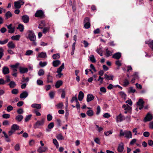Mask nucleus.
Listing matches in <instances>:
<instances>
[{
    "mask_svg": "<svg viewBox=\"0 0 153 153\" xmlns=\"http://www.w3.org/2000/svg\"><path fill=\"white\" fill-rule=\"evenodd\" d=\"M144 103V102L143 100V99H140L137 102V104L138 105H141L142 106H143Z\"/></svg>",
    "mask_w": 153,
    "mask_h": 153,
    "instance_id": "obj_33",
    "label": "nucleus"
},
{
    "mask_svg": "<svg viewBox=\"0 0 153 153\" xmlns=\"http://www.w3.org/2000/svg\"><path fill=\"white\" fill-rule=\"evenodd\" d=\"M34 16L35 17H39L41 18H42L44 17L45 15L44 13L42 10H38L36 11Z\"/></svg>",
    "mask_w": 153,
    "mask_h": 153,
    "instance_id": "obj_5",
    "label": "nucleus"
},
{
    "mask_svg": "<svg viewBox=\"0 0 153 153\" xmlns=\"http://www.w3.org/2000/svg\"><path fill=\"white\" fill-rule=\"evenodd\" d=\"M8 85L10 88H12L15 87L16 85V84L14 81H11L8 84Z\"/></svg>",
    "mask_w": 153,
    "mask_h": 153,
    "instance_id": "obj_24",
    "label": "nucleus"
},
{
    "mask_svg": "<svg viewBox=\"0 0 153 153\" xmlns=\"http://www.w3.org/2000/svg\"><path fill=\"white\" fill-rule=\"evenodd\" d=\"M119 94L122 98H123L125 99H126V95L124 92L123 91H120L119 93Z\"/></svg>",
    "mask_w": 153,
    "mask_h": 153,
    "instance_id": "obj_41",
    "label": "nucleus"
},
{
    "mask_svg": "<svg viewBox=\"0 0 153 153\" xmlns=\"http://www.w3.org/2000/svg\"><path fill=\"white\" fill-rule=\"evenodd\" d=\"M13 109V107L10 105H8L7 108V111L8 112H10Z\"/></svg>",
    "mask_w": 153,
    "mask_h": 153,
    "instance_id": "obj_48",
    "label": "nucleus"
},
{
    "mask_svg": "<svg viewBox=\"0 0 153 153\" xmlns=\"http://www.w3.org/2000/svg\"><path fill=\"white\" fill-rule=\"evenodd\" d=\"M113 77L114 76L113 75L109 76L106 74H104V78L105 79H106L107 80H109L110 79L113 80Z\"/></svg>",
    "mask_w": 153,
    "mask_h": 153,
    "instance_id": "obj_23",
    "label": "nucleus"
},
{
    "mask_svg": "<svg viewBox=\"0 0 153 153\" xmlns=\"http://www.w3.org/2000/svg\"><path fill=\"white\" fill-rule=\"evenodd\" d=\"M25 2L22 0H19L14 2V7L16 9H19L21 7V5H23Z\"/></svg>",
    "mask_w": 153,
    "mask_h": 153,
    "instance_id": "obj_3",
    "label": "nucleus"
},
{
    "mask_svg": "<svg viewBox=\"0 0 153 153\" xmlns=\"http://www.w3.org/2000/svg\"><path fill=\"white\" fill-rule=\"evenodd\" d=\"M11 128L13 130H17L19 129V127L17 124H14L12 126Z\"/></svg>",
    "mask_w": 153,
    "mask_h": 153,
    "instance_id": "obj_32",
    "label": "nucleus"
},
{
    "mask_svg": "<svg viewBox=\"0 0 153 153\" xmlns=\"http://www.w3.org/2000/svg\"><path fill=\"white\" fill-rule=\"evenodd\" d=\"M14 149L16 151H18L20 149V147L19 143L16 145L14 147Z\"/></svg>",
    "mask_w": 153,
    "mask_h": 153,
    "instance_id": "obj_45",
    "label": "nucleus"
},
{
    "mask_svg": "<svg viewBox=\"0 0 153 153\" xmlns=\"http://www.w3.org/2000/svg\"><path fill=\"white\" fill-rule=\"evenodd\" d=\"M5 16L6 17V19H8L12 16V14L10 11H7L5 14Z\"/></svg>",
    "mask_w": 153,
    "mask_h": 153,
    "instance_id": "obj_30",
    "label": "nucleus"
},
{
    "mask_svg": "<svg viewBox=\"0 0 153 153\" xmlns=\"http://www.w3.org/2000/svg\"><path fill=\"white\" fill-rule=\"evenodd\" d=\"M106 56L107 57H109V56L111 55V52L110 51H109L108 48H107L106 49Z\"/></svg>",
    "mask_w": 153,
    "mask_h": 153,
    "instance_id": "obj_56",
    "label": "nucleus"
},
{
    "mask_svg": "<svg viewBox=\"0 0 153 153\" xmlns=\"http://www.w3.org/2000/svg\"><path fill=\"white\" fill-rule=\"evenodd\" d=\"M17 112L18 114H21L23 113L24 111L22 108H20L17 110Z\"/></svg>",
    "mask_w": 153,
    "mask_h": 153,
    "instance_id": "obj_61",
    "label": "nucleus"
},
{
    "mask_svg": "<svg viewBox=\"0 0 153 153\" xmlns=\"http://www.w3.org/2000/svg\"><path fill=\"white\" fill-rule=\"evenodd\" d=\"M55 93L53 91H51L49 94V96L51 99H53Z\"/></svg>",
    "mask_w": 153,
    "mask_h": 153,
    "instance_id": "obj_54",
    "label": "nucleus"
},
{
    "mask_svg": "<svg viewBox=\"0 0 153 153\" xmlns=\"http://www.w3.org/2000/svg\"><path fill=\"white\" fill-rule=\"evenodd\" d=\"M129 83L128 80L127 79H125V81L124 82V84L123 85V86L124 87L128 85Z\"/></svg>",
    "mask_w": 153,
    "mask_h": 153,
    "instance_id": "obj_58",
    "label": "nucleus"
},
{
    "mask_svg": "<svg viewBox=\"0 0 153 153\" xmlns=\"http://www.w3.org/2000/svg\"><path fill=\"white\" fill-rule=\"evenodd\" d=\"M24 25L21 24H19L18 25V27H17V29H19L20 32H22L23 31L24 29Z\"/></svg>",
    "mask_w": 153,
    "mask_h": 153,
    "instance_id": "obj_28",
    "label": "nucleus"
},
{
    "mask_svg": "<svg viewBox=\"0 0 153 153\" xmlns=\"http://www.w3.org/2000/svg\"><path fill=\"white\" fill-rule=\"evenodd\" d=\"M37 83L38 85H43V81L40 79H38L37 80Z\"/></svg>",
    "mask_w": 153,
    "mask_h": 153,
    "instance_id": "obj_50",
    "label": "nucleus"
},
{
    "mask_svg": "<svg viewBox=\"0 0 153 153\" xmlns=\"http://www.w3.org/2000/svg\"><path fill=\"white\" fill-rule=\"evenodd\" d=\"M63 83L62 81L59 80L57 81L56 82L55 86L56 88H59L61 86Z\"/></svg>",
    "mask_w": 153,
    "mask_h": 153,
    "instance_id": "obj_19",
    "label": "nucleus"
},
{
    "mask_svg": "<svg viewBox=\"0 0 153 153\" xmlns=\"http://www.w3.org/2000/svg\"><path fill=\"white\" fill-rule=\"evenodd\" d=\"M100 91L102 92L105 93L106 91V88L104 87H102L100 88Z\"/></svg>",
    "mask_w": 153,
    "mask_h": 153,
    "instance_id": "obj_63",
    "label": "nucleus"
},
{
    "mask_svg": "<svg viewBox=\"0 0 153 153\" xmlns=\"http://www.w3.org/2000/svg\"><path fill=\"white\" fill-rule=\"evenodd\" d=\"M84 23V26L85 28L88 29L90 27L91 25L90 22H87Z\"/></svg>",
    "mask_w": 153,
    "mask_h": 153,
    "instance_id": "obj_47",
    "label": "nucleus"
},
{
    "mask_svg": "<svg viewBox=\"0 0 153 153\" xmlns=\"http://www.w3.org/2000/svg\"><path fill=\"white\" fill-rule=\"evenodd\" d=\"M100 107L99 105L97 106V111L96 112V114L97 115H99L100 112Z\"/></svg>",
    "mask_w": 153,
    "mask_h": 153,
    "instance_id": "obj_57",
    "label": "nucleus"
},
{
    "mask_svg": "<svg viewBox=\"0 0 153 153\" xmlns=\"http://www.w3.org/2000/svg\"><path fill=\"white\" fill-rule=\"evenodd\" d=\"M45 119L42 118L41 120H38L34 125L35 129L38 128L39 126H42L44 123Z\"/></svg>",
    "mask_w": 153,
    "mask_h": 153,
    "instance_id": "obj_4",
    "label": "nucleus"
},
{
    "mask_svg": "<svg viewBox=\"0 0 153 153\" xmlns=\"http://www.w3.org/2000/svg\"><path fill=\"white\" fill-rule=\"evenodd\" d=\"M32 115L31 114H30L27 116L25 118V122H27L29 120H30L31 119V117Z\"/></svg>",
    "mask_w": 153,
    "mask_h": 153,
    "instance_id": "obj_43",
    "label": "nucleus"
},
{
    "mask_svg": "<svg viewBox=\"0 0 153 153\" xmlns=\"http://www.w3.org/2000/svg\"><path fill=\"white\" fill-rule=\"evenodd\" d=\"M53 77L52 76H51L50 73L47 75V82L48 83H52L53 82Z\"/></svg>",
    "mask_w": 153,
    "mask_h": 153,
    "instance_id": "obj_18",
    "label": "nucleus"
},
{
    "mask_svg": "<svg viewBox=\"0 0 153 153\" xmlns=\"http://www.w3.org/2000/svg\"><path fill=\"white\" fill-rule=\"evenodd\" d=\"M121 54L120 52H117L114 53L112 56V58L117 59H119L121 57Z\"/></svg>",
    "mask_w": 153,
    "mask_h": 153,
    "instance_id": "obj_12",
    "label": "nucleus"
},
{
    "mask_svg": "<svg viewBox=\"0 0 153 153\" xmlns=\"http://www.w3.org/2000/svg\"><path fill=\"white\" fill-rule=\"evenodd\" d=\"M19 70L20 73L21 74H24L27 73L28 71V69L27 68L20 67Z\"/></svg>",
    "mask_w": 153,
    "mask_h": 153,
    "instance_id": "obj_16",
    "label": "nucleus"
},
{
    "mask_svg": "<svg viewBox=\"0 0 153 153\" xmlns=\"http://www.w3.org/2000/svg\"><path fill=\"white\" fill-rule=\"evenodd\" d=\"M153 119L152 115L149 113H148L146 115V117L144 118V121L146 122L147 121H149Z\"/></svg>",
    "mask_w": 153,
    "mask_h": 153,
    "instance_id": "obj_6",
    "label": "nucleus"
},
{
    "mask_svg": "<svg viewBox=\"0 0 153 153\" xmlns=\"http://www.w3.org/2000/svg\"><path fill=\"white\" fill-rule=\"evenodd\" d=\"M20 37V35H16V36H13L11 37V39L12 40H18Z\"/></svg>",
    "mask_w": 153,
    "mask_h": 153,
    "instance_id": "obj_36",
    "label": "nucleus"
},
{
    "mask_svg": "<svg viewBox=\"0 0 153 153\" xmlns=\"http://www.w3.org/2000/svg\"><path fill=\"white\" fill-rule=\"evenodd\" d=\"M54 126V123L53 122L50 123L48 125L47 128L46 129V131L47 132H50L51 131L50 129L53 128Z\"/></svg>",
    "mask_w": 153,
    "mask_h": 153,
    "instance_id": "obj_9",
    "label": "nucleus"
},
{
    "mask_svg": "<svg viewBox=\"0 0 153 153\" xmlns=\"http://www.w3.org/2000/svg\"><path fill=\"white\" fill-rule=\"evenodd\" d=\"M53 142L56 146V148H58L59 147V145L57 140L56 139H53Z\"/></svg>",
    "mask_w": 153,
    "mask_h": 153,
    "instance_id": "obj_39",
    "label": "nucleus"
},
{
    "mask_svg": "<svg viewBox=\"0 0 153 153\" xmlns=\"http://www.w3.org/2000/svg\"><path fill=\"white\" fill-rule=\"evenodd\" d=\"M2 72L4 75L9 74L10 72L9 68L6 66H4L3 68Z\"/></svg>",
    "mask_w": 153,
    "mask_h": 153,
    "instance_id": "obj_14",
    "label": "nucleus"
},
{
    "mask_svg": "<svg viewBox=\"0 0 153 153\" xmlns=\"http://www.w3.org/2000/svg\"><path fill=\"white\" fill-rule=\"evenodd\" d=\"M4 50L1 47L0 48V59H1L4 55Z\"/></svg>",
    "mask_w": 153,
    "mask_h": 153,
    "instance_id": "obj_40",
    "label": "nucleus"
},
{
    "mask_svg": "<svg viewBox=\"0 0 153 153\" xmlns=\"http://www.w3.org/2000/svg\"><path fill=\"white\" fill-rule=\"evenodd\" d=\"M125 135V137L127 138H132V133L130 131H127L125 130L123 131L122 130H121L120 131V136H124Z\"/></svg>",
    "mask_w": 153,
    "mask_h": 153,
    "instance_id": "obj_1",
    "label": "nucleus"
},
{
    "mask_svg": "<svg viewBox=\"0 0 153 153\" xmlns=\"http://www.w3.org/2000/svg\"><path fill=\"white\" fill-rule=\"evenodd\" d=\"M23 118V116L22 115H19L16 117L15 119L19 122H20L22 120Z\"/></svg>",
    "mask_w": 153,
    "mask_h": 153,
    "instance_id": "obj_26",
    "label": "nucleus"
},
{
    "mask_svg": "<svg viewBox=\"0 0 153 153\" xmlns=\"http://www.w3.org/2000/svg\"><path fill=\"white\" fill-rule=\"evenodd\" d=\"M52 116L50 114H48L47 115V120L49 121H50L51 120H52Z\"/></svg>",
    "mask_w": 153,
    "mask_h": 153,
    "instance_id": "obj_55",
    "label": "nucleus"
},
{
    "mask_svg": "<svg viewBox=\"0 0 153 153\" xmlns=\"http://www.w3.org/2000/svg\"><path fill=\"white\" fill-rule=\"evenodd\" d=\"M83 43L84 45V46L85 48L88 47L89 45V43L85 40H84L83 42Z\"/></svg>",
    "mask_w": 153,
    "mask_h": 153,
    "instance_id": "obj_60",
    "label": "nucleus"
},
{
    "mask_svg": "<svg viewBox=\"0 0 153 153\" xmlns=\"http://www.w3.org/2000/svg\"><path fill=\"white\" fill-rule=\"evenodd\" d=\"M63 104L62 102H59L57 105H55V106L58 109L63 108Z\"/></svg>",
    "mask_w": 153,
    "mask_h": 153,
    "instance_id": "obj_35",
    "label": "nucleus"
},
{
    "mask_svg": "<svg viewBox=\"0 0 153 153\" xmlns=\"http://www.w3.org/2000/svg\"><path fill=\"white\" fill-rule=\"evenodd\" d=\"M45 74V71L44 70L42 69H40L38 73V74L39 76H41Z\"/></svg>",
    "mask_w": 153,
    "mask_h": 153,
    "instance_id": "obj_38",
    "label": "nucleus"
},
{
    "mask_svg": "<svg viewBox=\"0 0 153 153\" xmlns=\"http://www.w3.org/2000/svg\"><path fill=\"white\" fill-rule=\"evenodd\" d=\"M150 133L149 132L145 131L143 133V135L146 137H148L149 136Z\"/></svg>",
    "mask_w": 153,
    "mask_h": 153,
    "instance_id": "obj_62",
    "label": "nucleus"
},
{
    "mask_svg": "<svg viewBox=\"0 0 153 153\" xmlns=\"http://www.w3.org/2000/svg\"><path fill=\"white\" fill-rule=\"evenodd\" d=\"M148 44L149 46L151 48L152 50H153V40L152 41L149 43Z\"/></svg>",
    "mask_w": 153,
    "mask_h": 153,
    "instance_id": "obj_64",
    "label": "nucleus"
},
{
    "mask_svg": "<svg viewBox=\"0 0 153 153\" xmlns=\"http://www.w3.org/2000/svg\"><path fill=\"white\" fill-rule=\"evenodd\" d=\"M136 91V90L135 89H134L132 87H130L129 88L128 91V92L129 93H134Z\"/></svg>",
    "mask_w": 153,
    "mask_h": 153,
    "instance_id": "obj_53",
    "label": "nucleus"
},
{
    "mask_svg": "<svg viewBox=\"0 0 153 153\" xmlns=\"http://www.w3.org/2000/svg\"><path fill=\"white\" fill-rule=\"evenodd\" d=\"M2 117L5 119H8L10 117V114H5L2 116Z\"/></svg>",
    "mask_w": 153,
    "mask_h": 153,
    "instance_id": "obj_52",
    "label": "nucleus"
},
{
    "mask_svg": "<svg viewBox=\"0 0 153 153\" xmlns=\"http://www.w3.org/2000/svg\"><path fill=\"white\" fill-rule=\"evenodd\" d=\"M38 56L40 58H45L46 57L47 55L46 53L42 52L39 54Z\"/></svg>",
    "mask_w": 153,
    "mask_h": 153,
    "instance_id": "obj_31",
    "label": "nucleus"
},
{
    "mask_svg": "<svg viewBox=\"0 0 153 153\" xmlns=\"http://www.w3.org/2000/svg\"><path fill=\"white\" fill-rule=\"evenodd\" d=\"M86 114L88 116L91 117L94 115V113L92 110H89L87 111Z\"/></svg>",
    "mask_w": 153,
    "mask_h": 153,
    "instance_id": "obj_27",
    "label": "nucleus"
},
{
    "mask_svg": "<svg viewBox=\"0 0 153 153\" xmlns=\"http://www.w3.org/2000/svg\"><path fill=\"white\" fill-rule=\"evenodd\" d=\"M94 99V97L93 94H88L87 95L86 101L88 102L93 100Z\"/></svg>",
    "mask_w": 153,
    "mask_h": 153,
    "instance_id": "obj_7",
    "label": "nucleus"
},
{
    "mask_svg": "<svg viewBox=\"0 0 153 153\" xmlns=\"http://www.w3.org/2000/svg\"><path fill=\"white\" fill-rule=\"evenodd\" d=\"M125 117L122 116L121 114H120L117 117V122L118 121L121 122L125 120Z\"/></svg>",
    "mask_w": 153,
    "mask_h": 153,
    "instance_id": "obj_11",
    "label": "nucleus"
},
{
    "mask_svg": "<svg viewBox=\"0 0 153 153\" xmlns=\"http://www.w3.org/2000/svg\"><path fill=\"white\" fill-rule=\"evenodd\" d=\"M84 94L83 93L82 91H80L79 92L78 99L79 100L81 101H82L84 97Z\"/></svg>",
    "mask_w": 153,
    "mask_h": 153,
    "instance_id": "obj_17",
    "label": "nucleus"
},
{
    "mask_svg": "<svg viewBox=\"0 0 153 153\" xmlns=\"http://www.w3.org/2000/svg\"><path fill=\"white\" fill-rule=\"evenodd\" d=\"M60 57V54L57 53L55 54L52 56V58L53 59H56L59 58Z\"/></svg>",
    "mask_w": 153,
    "mask_h": 153,
    "instance_id": "obj_37",
    "label": "nucleus"
},
{
    "mask_svg": "<svg viewBox=\"0 0 153 153\" xmlns=\"http://www.w3.org/2000/svg\"><path fill=\"white\" fill-rule=\"evenodd\" d=\"M56 138L59 140H62L64 139L63 137L62 136L61 134H58L56 136Z\"/></svg>",
    "mask_w": 153,
    "mask_h": 153,
    "instance_id": "obj_42",
    "label": "nucleus"
},
{
    "mask_svg": "<svg viewBox=\"0 0 153 153\" xmlns=\"http://www.w3.org/2000/svg\"><path fill=\"white\" fill-rule=\"evenodd\" d=\"M33 53V51L31 50H28L26 51L25 55L27 56H29L31 55Z\"/></svg>",
    "mask_w": 153,
    "mask_h": 153,
    "instance_id": "obj_46",
    "label": "nucleus"
},
{
    "mask_svg": "<svg viewBox=\"0 0 153 153\" xmlns=\"http://www.w3.org/2000/svg\"><path fill=\"white\" fill-rule=\"evenodd\" d=\"M48 149L47 147H40L38 149L37 151L39 153L45 152Z\"/></svg>",
    "mask_w": 153,
    "mask_h": 153,
    "instance_id": "obj_8",
    "label": "nucleus"
},
{
    "mask_svg": "<svg viewBox=\"0 0 153 153\" xmlns=\"http://www.w3.org/2000/svg\"><path fill=\"white\" fill-rule=\"evenodd\" d=\"M22 20L25 23L28 22L29 20V17L27 15H23L22 16Z\"/></svg>",
    "mask_w": 153,
    "mask_h": 153,
    "instance_id": "obj_10",
    "label": "nucleus"
},
{
    "mask_svg": "<svg viewBox=\"0 0 153 153\" xmlns=\"http://www.w3.org/2000/svg\"><path fill=\"white\" fill-rule=\"evenodd\" d=\"M8 47L10 48H13L15 47V45L12 41L9 42L7 44Z\"/></svg>",
    "mask_w": 153,
    "mask_h": 153,
    "instance_id": "obj_20",
    "label": "nucleus"
},
{
    "mask_svg": "<svg viewBox=\"0 0 153 153\" xmlns=\"http://www.w3.org/2000/svg\"><path fill=\"white\" fill-rule=\"evenodd\" d=\"M31 107L33 108L40 109L41 108V105L39 104H32Z\"/></svg>",
    "mask_w": 153,
    "mask_h": 153,
    "instance_id": "obj_22",
    "label": "nucleus"
},
{
    "mask_svg": "<svg viewBox=\"0 0 153 153\" xmlns=\"http://www.w3.org/2000/svg\"><path fill=\"white\" fill-rule=\"evenodd\" d=\"M90 60L93 63H95L96 62V60L94 58V56L93 55H91L89 57Z\"/></svg>",
    "mask_w": 153,
    "mask_h": 153,
    "instance_id": "obj_34",
    "label": "nucleus"
},
{
    "mask_svg": "<svg viewBox=\"0 0 153 153\" xmlns=\"http://www.w3.org/2000/svg\"><path fill=\"white\" fill-rule=\"evenodd\" d=\"M8 39H6L3 41L0 40V44L4 45L7 43L8 41Z\"/></svg>",
    "mask_w": 153,
    "mask_h": 153,
    "instance_id": "obj_49",
    "label": "nucleus"
},
{
    "mask_svg": "<svg viewBox=\"0 0 153 153\" xmlns=\"http://www.w3.org/2000/svg\"><path fill=\"white\" fill-rule=\"evenodd\" d=\"M64 63H63L61 65L57 68V71L56 72H61L62 70L64 69Z\"/></svg>",
    "mask_w": 153,
    "mask_h": 153,
    "instance_id": "obj_25",
    "label": "nucleus"
},
{
    "mask_svg": "<svg viewBox=\"0 0 153 153\" xmlns=\"http://www.w3.org/2000/svg\"><path fill=\"white\" fill-rule=\"evenodd\" d=\"M19 63H16L15 65H10V67L13 68H17L18 66L19 65Z\"/></svg>",
    "mask_w": 153,
    "mask_h": 153,
    "instance_id": "obj_59",
    "label": "nucleus"
},
{
    "mask_svg": "<svg viewBox=\"0 0 153 153\" xmlns=\"http://www.w3.org/2000/svg\"><path fill=\"white\" fill-rule=\"evenodd\" d=\"M61 64V62L58 60H56L53 61L52 64L54 67H57Z\"/></svg>",
    "mask_w": 153,
    "mask_h": 153,
    "instance_id": "obj_15",
    "label": "nucleus"
},
{
    "mask_svg": "<svg viewBox=\"0 0 153 153\" xmlns=\"http://www.w3.org/2000/svg\"><path fill=\"white\" fill-rule=\"evenodd\" d=\"M11 93L12 94H16L18 93V89L16 88L13 89L12 90Z\"/></svg>",
    "mask_w": 153,
    "mask_h": 153,
    "instance_id": "obj_51",
    "label": "nucleus"
},
{
    "mask_svg": "<svg viewBox=\"0 0 153 153\" xmlns=\"http://www.w3.org/2000/svg\"><path fill=\"white\" fill-rule=\"evenodd\" d=\"M3 134H4V136L6 139V141L7 142H10L11 140L9 138V137L7 135L5 131H3L2 132Z\"/></svg>",
    "mask_w": 153,
    "mask_h": 153,
    "instance_id": "obj_29",
    "label": "nucleus"
},
{
    "mask_svg": "<svg viewBox=\"0 0 153 153\" xmlns=\"http://www.w3.org/2000/svg\"><path fill=\"white\" fill-rule=\"evenodd\" d=\"M28 92L26 91H24L20 95V97L21 98H26L28 95Z\"/></svg>",
    "mask_w": 153,
    "mask_h": 153,
    "instance_id": "obj_13",
    "label": "nucleus"
},
{
    "mask_svg": "<svg viewBox=\"0 0 153 153\" xmlns=\"http://www.w3.org/2000/svg\"><path fill=\"white\" fill-rule=\"evenodd\" d=\"M47 64V62H40L39 63V65L42 67H44L46 66Z\"/></svg>",
    "mask_w": 153,
    "mask_h": 153,
    "instance_id": "obj_44",
    "label": "nucleus"
},
{
    "mask_svg": "<svg viewBox=\"0 0 153 153\" xmlns=\"http://www.w3.org/2000/svg\"><path fill=\"white\" fill-rule=\"evenodd\" d=\"M27 33H29L28 37L31 41H34L36 39V37L33 31V30H29L27 31Z\"/></svg>",
    "mask_w": 153,
    "mask_h": 153,
    "instance_id": "obj_2",
    "label": "nucleus"
},
{
    "mask_svg": "<svg viewBox=\"0 0 153 153\" xmlns=\"http://www.w3.org/2000/svg\"><path fill=\"white\" fill-rule=\"evenodd\" d=\"M124 149V146L123 143H121L119 145L117 150L119 152H123Z\"/></svg>",
    "mask_w": 153,
    "mask_h": 153,
    "instance_id": "obj_21",
    "label": "nucleus"
}]
</instances>
